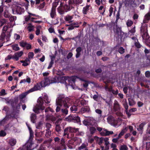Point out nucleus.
I'll use <instances>...</instances> for the list:
<instances>
[{"instance_id": "16", "label": "nucleus", "mask_w": 150, "mask_h": 150, "mask_svg": "<svg viewBox=\"0 0 150 150\" xmlns=\"http://www.w3.org/2000/svg\"><path fill=\"white\" fill-rule=\"evenodd\" d=\"M122 31L121 28L117 26H116V28L115 30H114V32L115 34V36L116 37V39L119 40L120 38V34L121 32Z\"/></svg>"}, {"instance_id": "47", "label": "nucleus", "mask_w": 150, "mask_h": 150, "mask_svg": "<svg viewBox=\"0 0 150 150\" xmlns=\"http://www.w3.org/2000/svg\"><path fill=\"white\" fill-rule=\"evenodd\" d=\"M79 25H73L71 24L69 25V27L68 28V29L69 30H72L74 29L75 28H78Z\"/></svg>"}, {"instance_id": "42", "label": "nucleus", "mask_w": 150, "mask_h": 150, "mask_svg": "<svg viewBox=\"0 0 150 150\" xmlns=\"http://www.w3.org/2000/svg\"><path fill=\"white\" fill-rule=\"evenodd\" d=\"M41 28V25H39L36 27V30L35 31V34L36 35H38L40 33V29Z\"/></svg>"}, {"instance_id": "11", "label": "nucleus", "mask_w": 150, "mask_h": 150, "mask_svg": "<svg viewBox=\"0 0 150 150\" xmlns=\"http://www.w3.org/2000/svg\"><path fill=\"white\" fill-rule=\"evenodd\" d=\"M94 120L92 117H88L83 121V124L86 126H93L94 125Z\"/></svg>"}, {"instance_id": "52", "label": "nucleus", "mask_w": 150, "mask_h": 150, "mask_svg": "<svg viewBox=\"0 0 150 150\" xmlns=\"http://www.w3.org/2000/svg\"><path fill=\"white\" fill-rule=\"evenodd\" d=\"M145 19L148 21L150 20V12L146 13L144 16Z\"/></svg>"}, {"instance_id": "2", "label": "nucleus", "mask_w": 150, "mask_h": 150, "mask_svg": "<svg viewBox=\"0 0 150 150\" xmlns=\"http://www.w3.org/2000/svg\"><path fill=\"white\" fill-rule=\"evenodd\" d=\"M70 101V99L68 97H65L64 95H60L58 99L56 100V104L57 106L56 109V112H61V107L62 105L65 108H68L67 103Z\"/></svg>"}, {"instance_id": "28", "label": "nucleus", "mask_w": 150, "mask_h": 150, "mask_svg": "<svg viewBox=\"0 0 150 150\" xmlns=\"http://www.w3.org/2000/svg\"><path fill=\"white\" fill-rule=\"evenodd\" d=\"M9 120L8 117L6 116L3 120H1V125H4Z\"/></svg>"}, {"instance_id": "51", "label": "nucleus", "mask_w": 150, "mask_h": 150, "mask_svg": "<svg viewBox=\"0 0 150 150\" xmlns=\"http://www.w3.org/2000/svg\"><path fill=\"white\" fill-rule=\"evenodd\" d=\"M44 99L45 103L47 104H48L50 102V101L49 99L48 96L47 95H44Z\"/></svg>"}, {"instance_id": "53", "label": "nucleus", "mask_w": 150, "mask_h": 150, "mask_svg": "<svg viewBox=\"0 0 150 150\" xmlns=\"http://www.w3.org/2000/svg\"><path fill=\"white\" fill-rule=\"evenodd\" d=\"M6 39L7 40V41H8L10 39V37L11 36V33L7 32H6Z\"/></svg>"}, {"instance_id": "36", "label": "nucleus", "mask_w": 150, "mask_h": 150, "mask_svg": "<svg viewBox=\"0 0 150 150\" xmlns=\"http://www.w3.org/2000/svg\"><path fill=\"white\" fill-rule=\"evenodd\" d=\"M77 104L76 105H74L71 107L70 109L72 112L75 113L77 111Z\"/></svg>"}, {"instance_id": "58", "label": "nucleus", "mask_w": 150, "mask_h": 150, "mask_svg": "<svg viewBox=\"0 0 150 150\" xmlns=\"http://www.w3.org/2000/svg\"><path fill=\"white\" fill-rule=\"evenodd\" d=\"M125 132V131H124V130H122L121 132L118 134V138H120L122 136H123Z\"/></svg>"}, {"instance_id": "8", "label": "nucleus", "mask_w": 150, "mask_h": 150, "mask_svg": "<svg viewBox=\"0 0 150 150\" xmlns=\"http://www.w3.org/2000/svg\"><path fill=\"white\" fill-rule=\"evenodd\" d=\"M67 121L78 123H80V118L76 115H70L66 118Z\"/></svg>"}, {"instance_id": "59", "label": "nucleus", "mask_w": 150, "mask_h": 150, "mask_svg": "<svg viewBox=\"0 0 150 150\" xmlns=\"http://www.w3.org/2000/svg\"><path fill=\"white\" fill-rule=\"evenodd\" d=\"M129 101V105L132 106L134 104V100L131 98H129L128 99Z\"/></svg>"}, {"instance_id": "6", "label": "nucleus", "mask_w": 150, "mask_h": 150, "mask_svg": "<svg viewBox=\"0 0 150 150\" xmlns=\"http://www.w3.org/2000/svg\"><path fill=\"white\" fill-rule=\"evenodd\" d=\"M57 83H58V76H55L54 77L50 76L48 78H45L44 83L46 85Z\"/></svg>"}, {"instance_id": "10", "label": "nucleus", "mask_w": 150, "mask_h": 150, "mask_svg": "<svg viewBox=\"0 0 150 150\" xmlns=\"http://www.w3.org/2000/svg\"><path fill=\"white\" fill-rule=\"evenodd\" d=\"M59 76H58V83H66V81L67 80V79L68 78V76H60L64 75L63 72L61 71L58 72L57 73Z\"/></svg>"}, {"instance_id": "44", "label": "nucleus", "mask_w": 150, "mask_h": 150, "mask_svg": "<svg viewBox=\"0 0 150 150\" xmlns=\"http://www.w3.org/2000/svg\"><path fill=\"white\" fill-rule=\"evenodd\" d=\"M27 95L26 93H23L20 94L19 96V98L21 102L22 99L25 98Z\"/></svg>"}, {"instance_id": "26", "label": "nucleus", "mask_w": 150, "mask_h": 150, "mask_svg": "<svg viewBox=\"0 0 150 150\" xmlns=\"http://www.w3.org/2000/svg\"><path fill=\"white\" fill-rule=\"evenodd\" d=\"M90 5H87L83 8L82 13L84 15H86L89 10V8L90 7Z\"/></svg>"}, {"instance_id": "20", "label": "nucleus", "mask_w": 150, "mask_h": 150, "mask_svg": "<svg viewBox=\"0 0 150 150\" xmlns=\"http://www.w3.org/2000/svg\"><path fill=\"white\" fill-rule=\"evenodd\" d=\"M146 124V122H142L139 125V127L137 128V130L141 134H142L144 131V127Z\"/></svg>"}, {"instance_id": "37", "label": "nucleus", "mask_w": 150, "mask_h": 150, "mask_svg": "<svg viewBox=\"0 0 150 150\" xmlns=\"http://www.w3.org/2000/svg\"><path fill=\"white\" fill-rule=\"evenodd\" d=\"M90 110L89 107L86 106V107L82 108H81V110L83 113L85 112H88Z\"/></svg>"}, {"instance_id": "35", "label": "nucleus", "mask_w": 150, "mask_h": 150, "mask_svg": "<svg viewBox=\"0 0 150 150\" xmlns=\"http://www.w3.org/2000/svg\"><path fill=\"white\" fill-rule=\"evenodd\" d=\"M9 116L12 118H16L18 117V114L16 112L13 111L10 114Z\"/></svg>"}, {"instance_id": "34", "label": "nucleus", "mask_w": 150, "mask_h": 150, "mask_svg": "<svg viewBox=\"0 0 150 150\" xmlns=\"http://www.w3.org/2000/svg\"><path fill=\"white\" fill-rule=\"evenodd\" d=\"M104 88L106 91L111 92L113 89V86H111L109 87H108V85H105V86Z\"/></svg>"}, {"instance_id": "13", "label": "nucleus", "mask_w": 150, "mask_h": 150, "mask_svg": "<svg viewBox=\"0 0 150 150\" xmlns=\"http://www.w3.org/2000/svg\"><path fill=\"white\" fill-rule=\"evenodd\" d=\"M57 4L58 3L57 2L53 3L52 4V6L50 13V16L52 18H54L57 16L56 9Z\"/></svg>"}, {"instance_id": "49", "label": "nucleus", "mask_w": 150, "mask_h": 150, "mask_svg": "<svg viewBox=\"0 0 150 150\" xmlns=\"http://www.w3.org/2000/svg\"><path fill=\"white\" fill-rule=\"evenodd\" d=\"M12 47L13 50L16 51L19 50H20V48L18 46V45L17 44H15V45H12Z\"/></svg>"}, {"instance_id": "38", "label": "nucleus", "mask_w": 150, "mask_h": 150, "mask_svg": "<svg viewBox=\"0 0 150 150\" xmlns=\"http://www.w3.org/2000/svg\"><path fill=\"white\" fill-rule=\"evenodd\" d=\"M129 3L130 6L132 7H135L137 6L136 3H135L133 0H129Z\"/></svg>"}, {"instance_id": "22", "label": "nucleus", "mask_w": 150, "mask_h": 150, "mask_svg": "<svg viewBox=\"0 0 150 150\" xmlns=\"http://www.w3.org/2000/svg\"><path fill=\"white\" fill-rule=\"evenodd\" d=\"M78 103L77 105V107H81L82 106L86 105L87 103V102L84 99H83L81 100H77L76 101Z\"/></svg>"}, {"instance_id": "27", "label": "nucleus", "mask_w": 150, "mask_h": 150, "mask_svg": "<svg viewBox=\"0 0 150 150\" xmlns=\"http://www.w3.org/2000/svg\"><path fill=\"white\" fill-rule=\"evenodd\" d=\"M113 107L115 111H117L120 110L119 105L117 101H115Z\"/></svg>"}, {"instance_id": "5", "label": "nucleus", "mask_w": 150, "mask_h": 150, "mask_svg": "<svg viewBox=\"0 0 150 150\" xmlns=\"http://www.w3.org/2000/svg\"><path fill=\"white\" fill-rule=\"evenodd\" d=\"M72 6H70L69 4H67V3L64 5H63L62 3H61L60 6L58 8V11L59 13L61 15L64 14L65 12H67L70 10L71 8H72Z\"/></svg>"}, {"instance_id": "3", "label": "nucleus", "mask_w": 150, "mask_h": 150, "mask_svg": "<svg viewBox=\"0 0 150 150\" xmlns=\"http://www.w3.org/2000/svg\"><path fill=\"white\" fill-rule=\"evenodd\" d=\"M38 104L34 107L33 110L34 112L37 114L40 113V111L44 110L45 107L43 106L44 103L43 100L42 98H39L37 100Z\"/></svg>"}, {"instance_id": "15", "label": "nucleus", "mask_w": 150, "mask_h": 150, "mask_svg": "<svg viewBox=\"0 0 150 150\" xmlns=\"http://www.w3.org/2000/svg\"><path fill=\"white\" fill-rule=\"evenodd\" d=\"M42 87V83H38L32 88L30 89L28 92H33L39 90Z\"/></svg>"}, {"instance_id": "24", "label": "nucleus", "mask_w": 150, "mask_h": 150, "mask_svg": "<svg viewBox=\"0 0 150 150\" xmlns=\"http://www.w3.org/2000/svg\"><path fill=\"white\" fill-rule=\"evenodd\" d=\"M95 139L96 140L97 143L100 146L101 145L103 141V137H101L100 138L96 136L95 137Z\"/></svg>"}, {"instance_id": "12", "label": "nucleus", "mask_w": 150, "mask_h": 150, "mask_svg": "<svg viewBox=\"0 0 150 150\" xmlns=\"http://www.w3.org/2000/svg\"><path fill=\"white\" fill-rule=\"evenodd\" d=\"M77 78V77L75 76H68V78L67 79L68 85L71 86L72 88L74 87L76 79Z\"/></svg>"}, {"instance_id": "31", "label": "nucleus", "mask_w": 150, "mask_h": 150, "mask_svg": "<svg viewBox=\"0 0 150 150\" xmlns=\"http://www.w3.org/2000/svg\"><path fill=\"white\" fill-rule=\"evenodd\" d=\"M16 142V140L14 138H11L9 140V144L11 146H13L15 145Z\"/></svg>"}, {"instance_id": "33", "label": "nucleus", "mask_w": 150, "mask_h": 150, "mask_svg": "<svg viewBox=\"0 0 150 150\" xmlns=\"http://www.w3.org/2000/svg\"><path fill=\"white\" fill-rule=\"evenodd\" d=\"M36 117V115L35 114L33 113L31 114L30 116V119L31 121L33 123H35Z\"/></svg>"}, {"instance_id": "4", "label": "nucleus", "mask_w": 150, "mask_h": 150, "mask_svg": "<svg viewBox=\"0 0 150 150\" xmlns=\"http://www.w3.org/2000/svg\"><path fill=\"white\" fill-rule=\"evenodd\" d=\"M18 100L17 98L14 99H11L7 101L6 103L7 104H11L13 110H17L20 108V104H18Z\"/></svg>"}, {"instance_id": "48", "label": "nucleus", "mask_w": 150, "mask_h": 150, "mask_svg": "<svg viewBox=\"0 0 150 150\" xmlns=\"http://www.w3.org/2000/svg\"><path fill=\"white\" fill-rule=\"evenodd\" d=\"M117 51L120 54H122L125 52V50L122 47H120L118 49Z\"/></svg>"}, {"instance_id": "57", "label": "nucleus", "mask_w": 150, "mask_h": 150, "mask_svg": "<svg viewBox=\"0 0 150 150\" xmlns=\"http://www.w3.org/2000/svg\"><path fill=\"white\" fill-rule=\"evenodd\" d=\"M34 54L33 52H30L28 54V58L30 59L33 58L34 57Z\"/></svg>"}, {"instance_id": "30", "label": "nucleus", "mask_w": 150, "mask_h": 150, "mask_svg": "<svg viewBox=\"0 0 150 150\" xmlns=\"http://www.w3.org/2000/svg\"><path fill=\"white\" fill-rule=\"evenodd\" d=\"M26 124L30 132V138H31L33 137V135H34L33 132L31 128L30 127L29 125L27 123H26Z\"/></svg>"}, {"instance_id": "45", "label": "nucleus", "mask_w": 150, "mask_h": 150, "mask_svg": "<svg viewBox=\"0 0 150 150\" xmlns=\"http://www.w3.org/2000/svg\"><path fill=\"white\" fill-rule=\"evenodd\" d=\"M148 133H146L143 137V139L145 141H150V135H149Z\"/></svg>"}, {"instance_id": "62", "label": "nucleus", "mask_w": 150, "mask_h": 150, "mask_svg": "<svg viewBox=\"0 0 150 150\" xmlns=\"http://www.w3.org/2000/svg\"><path fill=\"white\" fill-rule=\"evenodd\" d=\"M34 26L33 25H29L28 27V29L29 32H31L33 30Z\"/></svg>"}, {"instance_id": "39", "label": "nucleus", "mask_w": 150, "mask_h": 150, "mask_svg": "<svg viewBox=\"0 0 150 150\" xmlns=\"http://www.w3.org/2000/svg\"><path fill=\"white\" fill-rule=\"evenodd\" d=\"M90 134L91 135L93 134L96 131V128L93 127H90L89 129Z\"/></svg>"}, {"instance_id": "56", "label": "nucleus", "mask_w": 150, "mask_h": 150, "mask_svg": "<svg viewBox=\"0 0 150 150\" xmlns=\"http://www.w3.org/2000/svg\"><path fill=\"white\" fill-rule=\"evenodd\" d=\"M133 23V22L132 21L128 20L127 23V27H130Z\"/></svg>"}, {"instance_id": "46", "label": "nucleus", "mask_w": 150, "mask_h": 150, "mask_svg": "<svg viewBox=\"0 0 150 150\" xmlns=\"http://www.w3.org/2000/svg\"><path fill=\"white\" fill-rule=\"evenodd\" d=\"M19 43L20 46L23 47H25L26 45H27V42L23 41L19 42Z\"/></svg>"}, {"instance_id": "41", "label": "nucleus", "mask_w": 150, "mask_h": 150, "mask_svg": "<svg viewBox=\"0 0 150 150\" xmlns=\"http://www.w3.org/2000/svg\"><path fill=\"white\" fill-rule=\"evenodd\" d=\"M74 15L71 16L69 15H67L64 17V19L66 21H69L72 19Z\"/></svg>"}, {"instance_id": "17", "label": "nucleus", "mask_w": 150, "mask_h": 150, "mask_svg": "<svg viewBox=\"0 0 150 150\" xmlns=\"http://www.w3.org/2000/svg\"><path fill=\"white\" fill-rule=\"evenodd\" d=\"M113 133V132L112 131H109L105 128L103 129V130L100 133V135L103 136H109L110 135L112 134Z\"/></svg>"}, {"instance_id": "7", "label": "nucleus", "mask_w": 150, "mask_h": 150, "mask_svg": "<svg viewBox=\"0 0 150 150\" xmlns=\"http://www.w3.org/2000/svg\"><path fill=\"white\" fill-rule=\"evenodd\" d=\"M79 128H75L73 127H67L66 128L64 131V136L67 137L68 138L69 135V132L70 133H76L78 131Z\"/></svg>"}, {"instance_id": "29", "label": "nucleus", "mask_w": 150, "mask_h": 150, "mask_svg": "<svg viewBox=\"0 0 150 150\" xmlns=\"http://www.w3.org/2000/svg\"><path fill=\"white\" fill-rule=\"evenodd\" d=\"M62 143L63 142H64V140L63 139L62 140H61ZM58 148H59L60 150H61L62 149V150H66V146L64 144V143H61V145L57 147Z\"/></svg>"}, {"instance_id": "25", "label": "nucleus", "mask_w": 150, "mask_h": 150, "mask_svg": "<svg viewBox=\"0 0 150 150\" xmlns=\"http://www.w3.org/2000/svg\"><path fill=\"white\" fill-rule=\"evenodd\" d=\"M15 9L16 13L18 14H21L22 12H24V10L23 8L19 6H17Z\"/></svg>"}, {"instance_id": "14", "label": "nucleus", "mask_w": 150, "mask_h": 150, "mask_svg": "<svg viewBox=\"0 0 150 150\" xmlns=\"http://www.w3.org/2000/svg\"><path fill=\"white\" fill-rule=\"evenodd\" d=\"M64 128V124L62 123L61 125H55V130L58 134H61L63 132V131L62 130Z\"/></svg>"}, {"instance_id": "64", "label": "nucleus", "mask_w": 150, "mask_h": 150, "mask_svg": "<svg viewBox=\"0 0 150 150\" xmlns=\"http://www.w3.org/2000/svg\"><path fill=\"white\" fill-rule=\"evenodd\" d=\"M11 127L10 126V124H8L6 126L4 127V130H9L10 129V128Z\"/></svg>"}, {"instance_id": "9", "label": "nucleus", "mask_w": 150, "mask_h": 150, "mask_svg": "<svg viewBox=\"0 0 150 150\" xmlns=\"http://www.w3.org/2000/svg\"><path fill=\"white\" fill-rule=\"evenodd\" d=\"M8 27L4 26L2 30V32L0 36V48L3 46L4 42V40L6 38V31L7 30Z\"/></svg>"}, {"instance_id": "43", "label": "nucleus", "mask_w": 150, "mask_h": 150, "mask_svg": "<svg viewBox=\"0 0 150 150\" xmlns=\"http://www.w3.org/2000/svg\"><path fill=\"white\" fill-rule=\"evenodd\" d=\"M62 108L61 110V112L62 114L64 115H66L68 114V110L67 108Z\"/></svg>"}, {"instance_id": "55", "label": "nucleus", "mask_w": 150, "mask_h": 150, "mask_svg": "<svg viewBox=\"0 0 150 150\" xmlns=\"http://www.w3.org/2000/svg\"><path fill=\"white\" fill-rule=\"evenodd\" d=\"M45 2H44L42 3L38 7V8L40 10H41L43 8L45 5Z\"/></svg>"}, {"instance_id": "61", "label": "nucleus", "mask_w": 150, "mask_h": 150, "mask_svg": "<svg viewBox=\"0 0 150 150\" xmlns=\"http://www.w3.org/2000/svg\"><path fill=\"white\" fill-rule=\"evenodd\" d=\"M45 127L47 128L46 129H49L50 130V129L52 127V125L50 124L47 123L45 124Z\"/></svg>"}, {"instance_id": "19", "label": "nucleus", "mask_w": 150, "mask_h": 150, "mask_svg": "<svg viewBox=\"0 0 150 150\" xmlns=\"http://www.w3.org/2000/svg\"><path fill=\"white\" fill-rule=\"evenodd\" d=\"M107 121L108 122H110L114 125H116L117 123V121L115 120V118L112 116H110L108 117L107 119Z\"/></svg>"}, {"instance_id": "1", "label": "nucleus", "mask_w": 150, "mask_h": 150, "mask_svg": "<svg viewBox=\"0 0 150 150\" xmlns=\"http://www.w3.org/2000/svg\"><path fill=\"white\" fill-rule=\"evenodd\" d=\"M148 21L145 18L143 21L140 28V34L142 39L143 42L150 47V37L148 33L147 25L145 23Z\"/></svg>"}, {"instance_id": "21", "label": "nucleus", "mask_w": 150, "mask_h": 150, "mask_svg": "<svg viewBox=\"0 0 150 150\" xmlns=\"http://www.w3.org/2000/svg\"><path fill=\"white\" fill-rule=\"evenodd\" d=\"M23 54V52L22 51L18 52L15 54L14 56H12V59H15L16 61L19 59V58L21 57Z\"/></svg>"}, {"instance_id": "40", "label": "nucleus", "mask_w": 150, "mask_h": 150, "mask_svg": "<svg viewBox=\"0 0 150 150\" xmlns=\"http://www.w3.org/2000/svg\"><path fill=\"white\" fill-rule=\"evenodd\" d=\"M55 57L53 56L52 57V58L51 59V61L49 63V66L47 67L48 69H50L51 68V67H52V65L54 63V60L53 59V58H54Z\"/></svg>"}, {"instance_id": "54", "label": "nucleus", "mask_w": 150, "mask_h": 150, "mask_svg": "<svg viewBox=\"0 0 150 150\" xmlns=\"http://www.w3.org/2000/svg\"><path fill=\"white\" fill-rule=\"evenodd\" d=\"M6 133L3 130L0 131V137H4L6 136Z\"/></svg>"}, {"instance_id": "50", "label": "nucleus", "mask_w": 150, "mask_h": 150, "mask_svg": "<svg viewBox=\"0 0 150 150\" xmlns=\"http://www.w3.org/2000/svg\"><path fill=\"white\" fill-rule=\"evenodd\" d=\"M128 149L127 145L125 144L121 145L119 149L120 150H128Z\"/></svg>"}, {"instance_id": "23", "label": "nucleus", "mask_w": 150, "mask_h": 150, "mask_svg": "<svg viewBox=\"0 0 150 150\" xmlns=\"http://www.w3.org/2000/svg\"><path fill=\"white\" fill-rule=\"evenodd\" d=\"M82 2V0H69L68 4L72 6L74 4H79Z\"/></svg>"}, {"instance_id": "60", "label": "nucleus", "mask_w": 150, "mask_h": 150, "mask_svg": "<svg viewBox=\"0 0 150 150\" xmlns=\"http://www.w3.org/2000/svg\"><path fill=\"white\" fill-rule=\"evenodd\" d=\"M5 90L4 89H2L0 92V96H3L6 94Z\"/></svg>"}, {"instance_id": "18", "label": "nucleus", "mask_w": 150, "mask_h": 150, "mask_svg": "<svg viewBox=\"0 0 150 150\" xmlns=\"http://www.w3.org/2000/svg\"><path fill=\"white\" fill-rule=\"evenodd\" d=\"M34 137V135H33V137L32 138H30V136L28 142L27 143V150H33V149H32V145L33 144V142L32 140L33 139Z\"/></svg>"}, {"instance_id": "63", "label": "nucleus", "mask_w": 150, "mask_h": 150, "mask_svg": "<svg viewBox=\"0 0 150 150\" xmlns=\"http://www.w3.org/2000/svg\"><path fill=\"white\" fill-rule=\"evenodd\" d=\"M42 122L40 121L38 122V124L36 126V127L38 129H40L42 126Z\"/></svg>"}, {"instance_id": "32", "label": "nucleus", "mask_w": 150, "mask_h": 150, "mask_svg": "<svg viewBox=\"0 0 150 150\" xmlns=\"http://www.w3.org/2000/svg\"><path fill=\"white\" fill-rule=\"evenodd\" d=\"M45 136L47 138H50L51 134V131L49 129H45Z\"/></svg>"}]
</instances>
